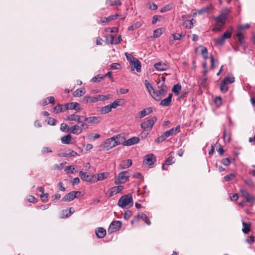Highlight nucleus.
<instances>
[{"mask_svg": "<svg viewBox=\"0 0 255 255\" xmlns=\"http://www.w3.org/2000/svg\"><path fill=\"white\" fill-rule=\"evenodd\" d=\"M99 101L98 97L97 96H85L83 98L82 102L85 104L95 103Z\"/></svg>", "mask_w": 255, "mask_h": 255, "instance_id": "16", "label": "nucleus"}, {"mask_svg": "<svg viewBox=\"0 0 255 255\" xmlns=\"http://www.w3.org/2000/svg\"><path fill=\"white\" fill-rule=\"evenodd\" d=\"M130 66L132 71H133L134 69H136L137 72L141 71V64L137 58H135V59L130 63Z\"/></svg>", "mask_w": 255, "mask_h": 255, "instance_id": "13", "label": "nucleus"}, {"mask_svg": "<svg viewBox=\"0 0 255 255\" xmlns=\"http://www.w3.org/2000/svg\"><path fill=\"white\" fill-rule=\"evenodd\" d=\"M72 137L71 135L68 134L62 136L61 138V140L62 143L69 144L71 140Z\"/></svg>", "mask_w": 255, "mask_h": 255, "instance_id": "36", "label": "nucleus"}, {"mask_svg": "<svg viewBox=\"0 0 255 255\" xmlns=\"http://www.w3.org/2000/svg\"><path fill=\"white\" fill-rule=\"evenodd\" d=\"M149 132L150 131H149V130L144 129L143 132H141V133L140 134V137L142 139L145 138L147 137V135L149 134Z\"/></svg>", "mask_w": 255, "mask_h": 255, "instance_id": "57", "label": "nucleus"}, {"mask_svg": "<svg viewBox=\"0 0 255 255\" xmlns=\"http://www.w3.org/2000/svg\"><path fill=\"white\" fill-rule=\"evenodd\" d=\"M156 121L157 118L155 117H153L146 122H142L140 125V127L143 129L149 130V131H150Z\"/></svg>", "mask_w": 255, "mask_h": 255, "instance_id": "3", "label": "nucleus"}, {"mask_svg": "<svg viewBox=\"0 0 255 255\" xmlns=\"http://www.w3.org/2000/svg\"><path fill=\"white\" fill-rule=\"evenodd\" d=\"M245 182L247 185H248L249 186L251 187H254V183L253 181L251 179H248L245 181Z\"/></svg>", "mask_w": 255, "mask_h": 255, "instance_id": "62", "label": "nucleus"}, {"mask_svg": "<svg viewBox=\"0 0 255 255\" xmlns=\"http://www.w3.org/2000/svg\"><path fill=\"white\" fill-rule=\"evenodd\" d=\"M243 228L242 229V231L245 234H248L250 232V227L251 224L245 223V222H242Z\"/></svg>", "mask_w": 255, "mask_h": 255, "instance_id": "32", "label": "nucleus"}, {"mask_svg": "<svg viewBox=\"0 0 255 255\" xmlns=\"http://www.w3.org/2000/svg\"><path fill=\"white\" fill-rule=\"evenodd\" d=\"M119 15L118 14H115L114 15H111L107 17H104V19L102 20V22H108L113 20L116 19Z\"/></svg>", "mask_w": 255, "mask_h": 255, "instance_id": "37", "label": "nucleus"}, {"mask_svg": "<svg viewBox=\"0 0 255 255\" xmlns=\"http://www.w3.org/2000/svg\"><path fill=\"white\" fill-rule=\"evenodd\" d=\"M48 194L47 193H43L40 195L41 200L44 202L48 201Z\"/></svg>", "mask_w": 255, "mask_h": 255, "instance_id": "63", "label": "nucleus"}, {"mask_svg": "<svg viewBox=\"0 0 255 255\" xmlns=\"http://www.w3.org/2000/svg\"><path fill=\"white\" fill-rule=\"evenodd\" d=\"M172 97V94L170 93L166 98L162 100L161 101L160 105L162 106H168L169 105H170L171 102Z\"/></svg>", "mask_w": 255, "mask_h": 255, "instance_id": "24", "label": "nucleus"}, {"mask_svg": "<svg viewBox=\"0 0 255 255\" xmlns=\"http://www.w3.org/2000/svg\"><path fill=\"white\" fill-rule=\"evenodd\" d=\"M232 28L227 29L222 35L225 39L230 38L232 33Z\"/></svg>", "mask_w": 255, "mask_h": 255, "instance_id": "43", "label": "nucleus"}, {"mask_svg": "<svg viewBox=\"0 0 255 255\" xmlns=\"http://www.w3.org/2000/svg\"><path fill=\"white\" fill-rule=\"evenodd\" d=\"M96 235L99 238H103L106 235V230L103 228H99L95 232Z\"/></svg>", "mask_w": 255, "mask_h": 255, "instance_id": "25", "label": "nucleus"}, {"mask_svg": "<svg viewBox=\"0 0 255 255\" xmlns=\"http://www.w3.org/2000/svg\"><path fill=\"white\" fill-rule=\"evenodd\" d=\"M236 36L238 38V40L240 43V45L245 50L246 49V46L245 45V37L241 31H239L236 34Z\"/></svg>", "mask_w": 255, "mask_h": 255, "instance_id": "18", "label": "nucleus"}, {"mask_svg": "<svg viewBox=\"0 0 255 255\" xmlns=\"http://www.w3.org/2000/svg\"><path fill=\"white\" fill-rule=\"evenodd\" d=\"M230 9L227 8H225L222 10L221 14L223 15L224 16H226V17L227 18L228 15L230 13Z\"/></svg>", "mask_w": 255, "mask_h": 255, "instance_id": "61", "label": "nucleus"}, {"mask_svg": "<svg viewBox=\"0 0 255 255\" xmlns=\"http://www.w3.org/2000/svg\"><path fill=\"white\" fill-rule=\"evenodd\" d=\"M181 90V86L180 84L175 85L172 89V91L178 95Z\"/></svg>", "mask_w": 255, "mask_h": 255, "instance_id": "40", "label": "nucleus"}, {"mask_svg": "<svg viewBox=\"0 0 255 255\" xmlns=\"http://www.w3.org/2000/svg\"><path fill=\"white\" fill-rule=\"evenodd\" d=\"M145 85L149 93L152 97V98H154L157 101H160L161 100V98L158 95L157 93L155 91L153 87L148 82L147 80L145 81Z\"/></svg>", "mask_w": 255, "mask_h": 255, "instance_id": "6", "label": "nucleus"}, {"mask_svg": "<svg viewBox=\"0 0 255 255\" xmlns=\"http://www.w3.org/2000/svg\"><path fill=\"white\" fill-rule=\"evenodd\" d=\"M141 219L145 221L146 224L149 225L151 224V222L148 219V217L144 213L141 214Z\"/></svg>", "mask_w": 255, "mask_h": 255, "instance_id": "48", "label": "nucleus"}, {"mask_svg": "<svg viewBox=\"0 0 255 255\" xmlns=\"http://www.w3.org/2000/svg\"><path fill=\"white\" fill-rule=\"evenodd\" d=\"M224 139L225 141H227V142L230 141L231 139V134L230 132H227L225 130L224 132V135H223Z\"/></svg>", "mask_w": 255, "mask_h": 255, "instance_id": "47", "label": "nucleus"}, {"mask_svg": "<svg viewBox=\"0 0 255 255\" xmlns=\"http://www.w3.org/2000/svg\"><path fill=\"white\" fill-rule=\"evenodd\" d=\"M174 158V153L173 152H171L168 154V157L165 160V164L166 165H169L174 163L175 162Z\"/></svg>", "mask_w": 255, "mask_h": 255, "instance_id": "29", "label": "nucleus"}, {"mask_svg": "<svg viewBox=\"0 0 255 255\" xmlns=\"http://www.w3.org/2000/svg\"><path fill=\"white\" fill-rule=\"evenodd\" d=\"M162 34L161 28H157L153 32V37L154 38H157L159 37Z\"/></svg>", "mask_w": 255, "mask_h": 255, "instance_id": "52", "label": "nucleus"}, {"mask_svg": "<svg viewBox=\"0 0 255 255\" xmlns=\"http://www.w3.org/2000/svg\"><path fill=\"white\" fill-rule=\"evenodd\" d=\"M152 112V108L148 107L145 108L138 113L139 118L142 119Z\"/></svg>", "mask_w": 255, "mask_h": 255, "instance_id": "20", "label": "nucleus"}, {"mask_svg": "<svg viewBox=\"0 0 255 255\" xmlns=\"http://www.w3.org/2000/svg\"><path fill=\"white\" fill-rule=\"evenodd\" d=\"M225 40L226 39L222 36H221L218 38L214 39L213 41L216 45L223 46L225 44Z\"/></svg>", "mask_w": 255, "mask_h": 255, "instance_id": "30", "label": "nucleus"}, {"mask_svg": "<svg viewBox=\"0 0 255 255\" xmlns=\"http://www.w3.org/2000/svg\"><path fill=\"white\" fill-rule=\"evenodd\" d=\"M79 115H76V114H71L68 115L66 117V120L69 121H75L76 122L77 120H78V117Z\"/></svg>", "mask_w": 255, "mask_h": 255, "instance_id": "42", "label": "nucleus"}, {"mask_svg": "<svg viewBox=\"0 0 255 255\" xmlns=\"http://www.w3.org/2000/svg\"><path fill=\"white\" fill-rule=\"evenodd\" d=\"M70 130L71 133L76 135H79L82 132L81 129L77 125L72 126Z\"/></svg>", "mask_w": 255, "mask_h": 255, "instance_id": "31", "label": "nucleus"}, {"mask_svg": "<svg viewBox=\"0 0 255 255\" xmlns=\"http://www.w3.org/2000/svg\"><path fill=\"white\" fill-rule=\"evenodd\" d=\"M159 90L157 92H156L158 95L159 96V97L161 99V96H164L165 95V93L167 92V89H164V88H158Z\"/></svg>", "mask_w": 255, "mask_h": 255, "instance_id": "50", "label": "nucleus"}, {"mask_svg": "<svg viewBox=\"0 0 255 255\" xmlns=\"http://www.w3.org/2000/svg\"><path fill=\"white\" fill-rule=\"evenodd\" d=\"M124 189V186L122 185H119L118 186H115L111 188L109 192L110 196L112 197L115 195H116Z\"/></svg>", "mask_w": 255, "mask_h": 255, "instance_id": "17", "label": "nucleus"}, {"mask_svg": "<svg viewBox=\"0 0 255 255\" xmlns=\"http://www.w3.org/2000/svg\"><path fill=\"white\" fill-rule=\"evenodd\" d=\"M113 137L114 138V140L117 145L121 144L124 145V143L126 140L125 137L123 135L121 134H118Z\"/></svg>", "mask_w": 255, "mask_h": 255, "instance_id": "22", "label": "nucleus"}, {"mask_svg": "<svg viewBox=\"0 0 255 255\" xmlns=\"http://www.w3.org/2000/svg\"><path fill=\"white\" fill-rule=\"evenodd\" d=\"M223 81L224 82L227 83V84L228 83L232 84L234 82L235 78L232 76H228L226 77H225V79Z\"/></svg>", "mask_w": 255, "mask_h": 255, "instance_id": "45", "label": "nucleus"}, {"mask_svg": "<svg viewBox=\"0 0 255 255\" xmlns=\"http://www.w3.org/2000/svg\"><path fill=\"white\" fill-rule=\"evenodd\" d=\"M232 28L227 29L222 35L225 39L230 38L232 33Z\"/></svg>", "mask_w": 255, "mask_h": 255, "instance_id": "44", "label": "nucleus"}, {"mask_svg": "<svg viewBox=\"0 0 255 255\" xmlns=\"http://www.w3.org/2000/svg\"><path fill=\"white\" fill-rule=\"evenodd\" d=\"M215 20L216 22L222 24V25H225L226 23V21L227 18L226 16H224L223 15L220 14L218 16L215 17Z\"/></svg>", "mask_w": 255, "mask_h": 255, "instance_id": "28", "label": "nucleus"}, {"mask_svg": "<svg viewBox=\"0 0 255 255\" xmlns=\"http://www.w3.org/2000/svg\"><path fill=\"white\" fill-rule=\"evenodd\" d=\"M81 194L80 191H72L65 195L62 200L65 202H70L75 198H78L81 196Z\"/></svg>", "mask_w": 255, "mask_h": 255, "instance_id": "4", "label": "nucleus"}, {"mask_svg": "<svg viewBox=\"0 0 255 255\" xmlns=\"http://www.w3.org/2000/svg\"><path fill=\"white\" fill-rule=\"evenodd\" d=\"M109 175V173L107 172L93 175V178H94V182L104 180L108 177Z\"/></svg>", "mask_w": 255, "mask_h": 255, "instance_id": "15", "label": "nucleus"}, {"mask_svg": "<svg viewBox=\"0 0 255 255\" xmlns=\"http://www.w3.org/2000/svg\"><path fill=\"white\" fill-rule=\"evenodd\" d=\"M220 90L223 93H225L228 90V87L227 83L222 81L220 84Z\"/></svg>", "mask_w": 255, "mask_h": 255, "instance_id": "41", "label": "nucleus"}, {"mask_svg": "<svg viewBox=\"0 0 255 255\" xmlns=\"http://www.w3.org/2000/svg\"><path fill=\"white\" fill-rule=\"evenodd\" d=\"M121 68V66L120 64L118 63H112L110 66V69H112V70H117V69L118 70V69H120Z\"/></svg>", "mask_w": 255, "mask_h": 255, "instance_id": "54", "label": "nucleus"}, {"mask_svg": "<svg viewBox=\"0 0 255 255\" xmlns=\"http://www.w3.org/2000/svg\"><path fill=\"white\" fill-rule=\"evenodd\" d=\"M240 192L243 197H244L248 202L253 203L255 201V198L249 194L247 190L244 189H241Z\"/></svg>", "mask_w": 255, "mask_h": 255, "instance_id": "10", "label": "nucleus"}, {"mask_svg": "<svg viewBox=\"0 0 255 255\" xmlns=\"http://www.w3.org/2000/svg\"><path fill=\"white\" fill-rule=\"evenodd\" d=\"M27 201L30 203H34L36 202V199L32 195H30L27 197Z\"/></svg>", "mask_w": 255, "mask_h": 255, "instance_id": "60", "label": "nucleus"}, {"mask_svg": "<svg viewBox=\"0 0 255 255\" xmlns=\"http://www.w3.org/2000/svg\"><path fill=\"white\" fill-rule=\"evenodd\" d=\"M236 177V175L234 173H231L230 174L227 175L224 177V179L226 181H229L232 180Z\"/></svg>", "mask_w": 255, "mask_h": 255, "instance_id": "49", "label": "nucleus"}, {"mask_svg": "<svg viewBox=\"0 0 255 255\" xmlns=\"http://www.w3.org/2000/svg\"><path fill=\"white\" fill-rule=\"evenodd\" d=\"M76 155H77V153L70 149H65L59 154V156L62 157H75Z\"/></svg>", "mask_w": 255, "mask_h": 255, "instance_id": "14", "label": "nucleus"}, {"mask_svg": "<svg viewBox=\"0 0 255 255\" xmlns=\"http://www.w3.org/2000/svg\"><path fill=\"white\" fill-rule=\"evenodd\" d=\"M207 82L208 78L204 76L201 80V85L204 87H206L207 85Z\"/></svg>", "mask_w": 255, "mask_h": 255, "instance_id": "64", "label": "nucleus"}, {"mask_svg": "<svg viewBox=\"0 0 255 255\" xmlns=\"http://www.w3.org/2000/svg\"><path fill=\"white\" fill-rule=\"evenodd\" d=\"M180 131V126H177L175 128H173L170 129L166 131V133H167L168 135L169 136L170 135L176 134V133L179 132Z\"/></svg>", "mask_w": 255, "mask_h": 255, "instance_id": "26", "label": "nucleus"}, {"mask_svg": "<svg viewBox=\"0 0 255 255\" xmlns=\"http://www.w3.org/2000/svg\"><path fill=\"white\" fill-rule=\"evenodd\" d=\"M121 103L120 99L115 100L112 104H110L112 108L116 109L118 106L120 105Z\"/></svg>", "mask_w": 255, "mask_h": 255, "instance_id": "55", "label": "nucleus"}, {"mask_svg": "<svg viewBox=\"0 0 255 255\" xmlns=\"http://www.w3.org/2000/svg\"><path fill=\"white\" fill-rule=\"evenodd\" d=\"M221 163L226 166H228L230 164L231 161L229 158H223L221 160Z\"/></svg>", "mask_w": 255, "mask_h": 255, "instance_id": "56", "label": "nucleus"}, {"mask_svg": "<svg viewBox=\"0 0 255 255\" xmlns=\"http://www.w3.org/2000/svg\"><path fill=\"white\" fill-rule=\"evenodd\" d=\"M122 225V223L120 221L112 222L108 229L109 234H111L119 230L121 228Z\"/></svg>", "mask_w": 255, "mask_h": 255, "instance_id": "5", "label": "nucleus"}, {"mask_svg": "<svg viewBox=\"0 0 255 255\" xmlns=\"http://www.w3.org/2000/svg\"><path fill=\"white\" fill-rule=\"evenodd\" d=\"M139 141V138L138 137L133 136L127 140H126L124 143V145L130 146L138 143Z\"/></svg>", "mask_w": 255, "mask_h": 255, "instance_id": "21", "label": "nucleus"}, {"mask_svg": "<svg viewBox=\"0 0 255 255\" xmlns=\"http://www.w3.org/2000/svg\"><path fill=\"white\" fill-rule=\"evenodd\" d=\"M80 104L77 102L68 103L64 105L65 110H75L77 112H80L82 110Z\"/></svg>", "mask_w": 255, "mask_h": 255, "instance_id": "8", "label": "nucleus"}, {"mask_svg": "<svg viewBox=\"0 0 255 255\" xmlns=\"http://www.w3.org/2000/svg\"><path fill=\"white\" fill-rule=\"evenodd\" d=\"M224 25H222V24L217 23L215 24L214 27L212 29L213 31H220L223 27Z\"/></svg>", "mask_w": 255, "mask_h": 255, "instance_id": "46", "label": "nucleus"}, {"mask_svg": "<svg viewBox=\"0 0 255 255\" xmlns=\"http://www.w3.org/2000/svg\"><path fill=\"white\" fill-rule=\"evenodd\" d=\"M132 165V160L131 159H128L123 160L120 164L121 169H126Z\"/></svg>", "mask_w": 255, "mask_h": 255, "instance_id": "23", "label": "nucleus"}, {"mask_svg": "<svg viewBox=\"0 0 255 255\" xmlns=\"http://www.w3.org/2000/svg\"><path fill=\"white\" fill-rule=\"evenodd\" d=\"M130 174L128 171H122L119 173L117 177L115 178V183L117 185L125 183L128 180Z\"/></svg>", "mask_w": 255, "mask_h": 255, "instance_id": "2", "label": "nucleus"}, {"mask_svg": "<svg viewBox=\"0 0 255 255\" xmlns=\"http://www.w3.org/2000/svg\"><path fill=\"white\" fill-rule=\"evenodd\" d=\"M106 3L110 6H113L115 5L120 6L122 4V2L120 0H106Z\"/></svg>", "mask_w": 255, "mask_h": 255, "instance_id": "33", "label": "nucleus"}, {"mask_svg": "<svg viewBox=\"0 0 255 255\" xmlns=\"http://www.w3.org/2000/svg\"><path fill=\"white\" fill-rule=\"evenodd\" d=\"M47 124L51 126H54L56 123V120L52 118H48L47 120Z\"/></svg>", "mask_w": 255, "mask_h": 255, "instance_id": "59", "label": "nucleus"}, {"mask_svg": "<svg viewBox=\"0 0 255 255\" xmlns=\"http://www.w3.org/2000/svg\"><path fill=\"white\" fill-rule=\"evenodd\" d=\"M85 93V91L84 89H78L73 93V95L75 97H81L84 95Z\"/></svg>", "mask_w": 255, "mask_h": 255, "instance_id": "35", "label": "nucleus"}, {"mask_svg": "<svg viewBox=\"0 0 255 255\" xmlns=\"http://www.w3.org/2000/svg\"><path fill=\"white\" fill-rule=\"evenodd\" d=\"M117 145L113 137L107 139L103 144V148L106 150H109Z\"/></svg>", "mask_w": 255, "mask_h": 255, "instance_id": "9", "label": "nucleus"}, {"mask_svg": "<svg viewBox=\"0 0 255 255\" xmlns=\"http://www.w3.org/2000/svg\"><path fill=\"white\" fill-rule=\"evenodd\" d=\"M133 205V199L132 195L130 194H128L122 196L119 199L118 202V205L122 208H129Z\"/></svg>", "mask_w": 255, "mask_h": 255, "instance_id": "1", "label": "nucleus"}, {"mask_svg": "<svg viewBox=\"0 0 255 255\" xmlns=\"http://www.w3.org/2000/svg\"><path fill=\"white\" fill-rule=\"evenodd\" d=\"M79 176L81 179L84 181L94 183V178H93V175H91L90 173L80 171L79 173Z\"/></svg>", "mask_w": 255, "mask_h": 255, "instance_id": "12", "label": "nucleus"}, {"mask_svg": "<svg viewBox=\"0 0 255 255\" xmlns=\"http://www.w3.org/2000/svg\"><path fill=\"white\" fill-rule=\"evenodd\" d=\"M132 215V212L130 210L127 211L124 214V218L128 220Z\"/></svg>", "mask_w": 255, "mask_h": 255, "instance_id": "58", "label": "nucleus"}, {"mask_svg": "<svg viewBox=\"0 0 255 255\" xmlns=\"http://www.w3.org/2000/svg\"><path fill=\"white\" fill-rule=\"evenodd\" d=\"M201 54L205 59L208 58V50L206 47H202Z\"/></svg>", "mask_w": 255, "mask_h": 255, "instance_id": "53", "label": "nucleus"}, {"mask_svg": "<svg viewBox=\"0 0 255 255\" xmlns=\"http://www.w3.org/2000/svg\"><path fill=\"white\" fill-rule=\"evenodd\" d=\"M168 137H169V136L168 135L167 133L165 131L161 136L156 138L155 142L158 143H161L164 141Z\"/></svg>", "mask_w": 255, "mask_h": 255, "instance_id": "34", "label": "nucleus"}, {"mask_svg": "<svg viewBox=\"0 0 255 255\" xmlns=\"http://www.w3.org/2000/svg\"><path fill=\"white\" fill-rule=\"evenodd\" d=\"M116 37L112 34L106 36V41L107 43L111 44H117L118 42L116 41Z\"/></svg>", "mask_w": 255, "mask_h": 255, "instance_id": "27", "label": "nucleus"}, {"mask_svg": "<svg viewBox=\"0 0 255 255\" xmlns=\"http://www.w3.org/2000/svg\"><path fill=\"white\" fill-rule=\"evenodd\" d=\"M60 129L64 132H68L69 130V128L67 124L65 123H62L60 126Z\"/></svg>", "mask_w": 255, "mask_h": 255, "instance_id": "51", "label": "nucleus"}, {"mask_svg": "<svg viewBox=\"0 0 255 255\" xmlns=\"http://www.w3.org/2000/svg\"><path fill=\"white\" fill-rule=\"evenodd\" d=\"M154 68L158 71H164L166 70L168 66L165 63H163L162 62H159L158 63H155L154 65Z\"/></svg>", "mask_w": 255, "mask_h": 255, "instance_id": "19", "label": "nucleus"}, {"mask_svg": "<svg viewBox=\"0 0 255 255\" xmlns=\"http://www.w3.org/2000/svg\"><path fill=\"white\" fill-rule=\"evenodd\" d=\"M112 107L110 105H107L103 107L101 110L102 114H106L110 112L112 110Z\"/></svg>", "mask_w": 255, "mask_h": 255, "instance_id": "38", "label": "nucleus"}, {"mask_svg": "<svg viewBox=\"0 0 255 255\" xmlns=\"http://www.w3.org/2000/svg\"><path fill=\"white\" fill-rule=\"evenodd\" d=\"M53 110L54 112H55L57 114L63 112L64 110H65L64 105L61 104H58L57 106H55Z\"/></svg>", "mask_w": 255, "mask_h": 255, "instance_id": "39", "label": "nucleus"}, {"mask_svg": "<svg viewBox=\"0 0 255 255\" xmlns=\"http://www.w3.org/2000/svg\"><path fill=\"white\" fill-rule=\"evenodd\" d=\"M102 119L100 117H89L84 118V122H87L88 124H98L101 122Z\"/></svg>", "mask_w": 255, "mask_h": 255, "instance_id": "11", "label": "nucleus"}, {"mask_svg": "<svg viewBox=\"0 0 255 255\" xmlns=\"http://www.w3.org/2000/svg\"><path fill=\"white\" fill-rule=\"evenodd\" d=\"M156 161V156L153 154H148L144 157L143 163L151 166Z\"/></svg>", "mask_w": 255, "mask_h": 255, "instance_id": "7", "label": "nucleus"}]
</instances>
